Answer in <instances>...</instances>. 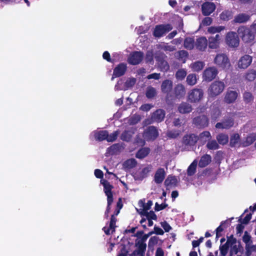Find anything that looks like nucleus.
<instances>
[{
	"label": "nucleus",
	"instance_id": "30",
	"mask_svg": "<svg viewBox=\"0 0 256 256\" xmlns=\"http://www.w3.org/2000/svg\"><path fill=\"white\" fill-rule=\"evenodd\" d=\"M250 18V16L246 13H240L234 16V22L235 23H246Z\"/></svg>",
	"mask_w": 256,
	"mask_h": 256
},
{
	"label": "nucleus",
	"instance_id": "19",
	"mask_svg": "<svg viewBox=\"0 0 256 256\" xmlns=\"http://www.w3.org/2000/svg\"><path fill=\"white\" fill-rule=\"evenodd\" d=\"M208 46V40L204 36L198 38L195 42V47L199 51H204Z\"/></svg>",
	"mask_w": 256,
	"mask_h": 256
},
{
	"label": "nucleus",
	"instance_id": "49",
	"mask_svg": "<svg viewBox=\"0 0 256 256\" xmlns=\"http://www.w3.org/2000/svg\"><path fill=\"white\" fill-rule=\"evenodd\" d=\"M229 224H230L227 220L222 221L220 222V224L216 228V232L221 234V232H222L224 228H226Z\"/></svg>",
	"mask_w": 256,
	"mask_h": 256
},
{
	"label": "nucleus",
	"instance_id": "47",
	"mask_svg": "<svg viewBox=\"0 0 256 256\" xmlns=\"http://www.w3.org/2000/svg\"><path fill=\"white\" fill-rule=\"evenodd\" d=\"M220 17L222 20L228 21L232 18V12L229 10H224L220 14Z\"/></svg>",
	"mask_w": 256,
	"mask_h": 256
},
{
	"label": "nucleus",
	"instance_id": "33",
	"mask_svg": "<svg viewBox=\"0 0 256 256\" xmlns=\"http://www.w3.org/2000/svg\"><path fill=\"white\" fill-rule=\"evenodd\" d=\"M184 46L187 50H192L195 46L194 38L190 37L186 38L184 40Z\"/></svg>",
	"mask_w": 256,
	"mask_h": 256
},
{
	"label": "nucleus",
	"instance_id": "61",
	"mask_svg": "<svg viewBox=\"0 0 256 256\" xmlns=\"http://www.w3.org/2000/svg\"><path fill=\"white\" fill-rule=\"evenodd\" d=\"M212 22V18L210 17H206L204 18L202 22V24L204 26H208L211 24Z\"/></svg>",
	"mask_w": 256,
	"mask_h": 256
},
{
	"label": "nucleus",
	"instance_id": "1",
	"mask_svg": "<svg viewBox=\"0 0 256 256\" xmlns=\"http://www.w3.org/2000/svg\"><path fill=\"white\" fill-rule=\"evenodd\" d=\"M219 250L220 251V256H226L229 250L228 256H234L237 254L241 250H242L243 248L240 242H238L234 235L231 234L230 236H226V242L224 244L220 246Z\"/></svg>",
	"mask_w": 256,
	"mask_h": 256
},
{
	"label": "nucleus",
	"instance_id": "9",
	"mask_svg": "<svg viewBox=\"0 0 256 256\" xmlns=\"http://www.w3.org/2000/svg\"><path fill=\"white\" fill-rule=\"evenodd\" d=\"M204 96L203 90L201 88H194L188 94V100L192 103L200 102Z\"/></svg>",
	"mask_w": 256,
	"mask_h": 256
},
{
	"label": "nucleus",
	"instance_id": "8",
	"mask_svg": "<svg viewBox=\"0 0 256 256\" xmlns=\"http://www.w3.org/2000/svg\"><path fill=\"white\" fill-rule=\"evenodd\" d=\"M226 42L231 48H237L240 44L238 34L234 32H228L226 36Z\"/></svg>",
	"mask_w": 256,
	"mask_h": 256
},
{
	"label": "nucleus",
	"instance_id": "63",
	"mask_svg": "<svg viewBox=\"0 0 256 256\" xmlns=\"http://www.w3.org/2000/svg\"><path fill=\"white\" fill-rule=\"evenodd\" d=\"M154 231H152V234H155L157 235H163L164 234V230L158 226H154Z\"/></svg>",
	"mask_w": 256,
	"mask_h": 256
},
{
	"label": "nucleus",
	"instance_id": "14",
	"mask_svg": "<svg viewBox=\"0 0 256 256\" xmlns=\"http://www.w3.org/2000/svg\"><path fill=\"white\" fill-rule=\"evenodd\" d=\"M198 141L202 144H218L216 140L210 141L212 136L208 131H204L198 136Z\"/></svg>",
	"mask_w": 256,
	"mask_h": 256
},
{
	"label": "nucleus",
	"instance_id": "11",
	"mask_svg": "<svg viewBox=\"0 0 256 256\" xmlns=\"http://www.w3.org/2000/svg\"><path fill=\"white\" fill-rule=\"evenodd\" d=\"M135 246L137 247V249L133 251L131 254V256H144L146 248V244L140 240L136 241Z\"/></svg>",
	"mask_w": 256,
	"mask_h": 256
},
{
	"label": "nucleus",
	"instance_id": "53",
	"mask_svg": "<svg viewBox=\"0 0 256 256\" xmlns=\"http://www.w3.org/2000/svg\"><path fill=\"white\" fill-rule=\"evenodd\" d=\"M240 140V136L238 134L235 133L231 135L230 144H238Z\"/></svg>",
	"mask_w": 256,
	"mask_h": 256
},
{
	"label": "nucleus",
	"instance_id": "56",
	"mask_svg": "<svg viewBox=\"0 0 256 256\" xmlns=\"http://www.w3.org/2000/svg\"><path fill=\"white\" fill-rule=\"evenodd\" d=\"M252 218V214L250 213L247 214L246 216L242 220L240 218L238 222L242 224H248Z\"/></svg>",
	"mask_w": 256,
	"mask_h": 256
},
{
	"label": "nucleus",
	"instance_id": "2",
	"mask_svg": "<svg viewBox=\"0 0 256 256\" xmlns=\"http://www.w3.org/2000/svg\"><path fill=\"white\" fill-rule=\"evenodd\" d=\"M120 132L118 130L110 134L106 130H95L93 132V136L98 142L106 140L108 142H112L117 139Z\"/></svg>",
	"mask_w": 256,
	"mask_h": 256
},
{
	"label": "nucleus",
	"instance_id": "37",
	"mask_svg": "<svg viewBox=\"0 0 256 256\" xmlns=\"http://www.w3.org/2000/svg\"><path fill=\"white\" fill-rule=\"evenodd\" d=\"M234 125V121L232 120H228L224 122H218L216 127L218 128H228Z\"/></svg>",
	"mask_w": 256,
	"mask_h": 256
},
{
	"label": "nucleus",
	"instance_id": "55",
	"mask_svg": "<svg viewBox=\"0 0 256 256\" xmlns=\"http://www.w3.org/2000/svg\"><path fill=\"white\" fill-rule=\"evenodd\" d=\"M252 251H256V246H250L248 244L246 246V256H250Z\"/></svg>",
	"mask_w": 256,
	"mask_h": 256
},
{
	"label": "nucleus",
	"instance_id": "48",
	"mask_svg": "<svg viewBox=\"0 0 256 256\" xmlns=\"http://www.w3.org/2000/svg\"><path fill=\"white\" fill-rule=\"evenodd\" d=\"M225 28L224 26H210L208 28V32L211 34L219 33Z\"/></svg>",
	"mask_w": 256,
	"mask_h": 256
},
{
	"label": "nucleus",
	"instance_id": "5",
	"mask_svg": "<svg viewBox=\"0 0 256 256\" xmlns=\"http://www.w3.org/2000/svg\"><path fill=\"white\" fill-rule=\"evenodd\" d=\"M159 133L157 128L154 126H148L144 130L142 136L144 140L142 144H146L145 140L152 142L158 136Z\"/></svg>",
	"mask_w": 256,
	"mask_h": 256
},
{
	"label": "nucleus",
	"instance_id": "51",
	"mask_svg": "<svg viewBox=\"0 0 256 256\" xmlns=\"http://www.w3.org/2000/svg\"><path fill=\"white\" fill-rule=\"evenodd\" d=\"M144 201V200H140L139 201V204L142 203L143 207V209L142 212H146L151 208V206L152 205V202L151 200H148L147 203L145 204Z\"/></svg>",
	"mask_w": 256,
	"mask_h": 256
},
{
	"label": "nucleus",
	"instance_id": "7",
	"mask_svg": "<svg viewBox=\"0 0 256 256\" xmlns=\"http://www.w3.org/2000/svg\"><path fill=\"white\" fill-rule=\"evenodd\" d=\"M214 62L220 68L223 70L228 69L230 66L228 57L224 54H218L214 59Z\"/></svg>",
	"mask_w": 256,
	"mask_h": 256
},
{
	"label": "nucleus",
	"instance_id": "15",
	"mask_svg": "<svg viewBox=\"0 0 256 256\" xmlns=\"http://www.w3.org/2000/svg\"><path fill=\"white\" fill-rule=\"evenodd\" d=\"M238 96V92L236 90H228L224 97V101L228 104H230L234 102Z\"/></svg>",
	"mask_w": 256,
	"mask_h": 256
},
{
	"label": "nucleus",
	"instance_id": "26",
	"mask_svg": "<svg viewBox=\"0 0 256 256\" xmlns=\"http://www.w3.org/2000/svg\"><path fill=\"white\" fill-rule=\"evenodd\" d=\"M198 140V136L194 134H186L183 137L182 144H196Z\"/></svg>",
	"mask_w": 256,
	"mask_h": 256
},
{
	"label": "nucleus",
	"instance_id": "24",
	"mask_svg": "<svg viewBox=\"0 0 256 256\" xmlns=\"http://www.w3.org/2000/svg\"><path fill=\"white\" fill-rule=\"evenodd\" d=\"M117 219L114 217V215H112L110 220V224L108 228L106 226L102 228V230L106 235H110V230H112V234L115 232V228H116V222Z\"/></svg>",
	"mask_w": 256,
	"mask_h": 256
},
{
	"label": "nucleus",
	"instance_id": "44",
	"mask_svg": "<svg viewBox=\"0 0 256 256\" xmlns=\"http://www.w3.org/2000/svg\"><path fill=\"white\" fill-rule=\"evenodd\" d=\"M140 214L142 216H145L146 219H154V220H157V216L152 210H150L149 212H141Z\"/></svg>",
	"mask_w": 256,
	"mask_h": 256
},
{
	"label": "nucleus",
	"instance_id": "10",
	"mask_svg": "<svg viewBox=\"0 0 256 256\" xmlns=\"http://www.w3.org/2000/svg\"><path fill=\"white\" fill-rule=\"evenodd\" d=\"M144 57V54L142 52L134 51L130 54L128 62L132 65H137L141 62Z\"/></svg>",
	"mask_w": 256,
	"mask_h": 256
},
{
	"label": "nucleus",
	"instance_id": "45",
	"mask_svg": "<svg viewBox=\"0 0 256 256\" xmlns=\"http://www.w3.org/2000/svg\"><path fill=\"white\" fill-rule=\"evenodd\" d=\"M204 64L202 62L197 61L193 63L192 65V68L194 72H200L204 67Z\"/></svg>",
	"mask_w": 256,
	"mask_h": 256
},
{
	"label": "nucleus",
	"instance_id": "36",
	"mask_svg": "<svg viewBox=\"0 0 256 256\" xmlns=\"http://www.w3.org/2000/svg\"><path fill=\"white\" fill-rule=\"evenodd\" d=\"M137 161L134 158H130L126 160L124 163V166L128 169H132L136 166Z\"/></svg>",
	"mask_w": 256,
	"mask_h": 256
},
{
	"label": "nucleus",
	"instance_id": "28",
	"mask_svg": "<svg viewBox=\"0 0 256 256\" xmlns=\"http://www.w3.org/2000/svg\"><path fill=\"white\" fill-rule=\"evenodd\" d=\"M166 173L163 168H158L156 171L154 176V182L157 184L162 183L164 180V179Z\"/></svg>",
	"mask_w": 256,
	"mask_h": 256
},
{
	"label": "nucleus",
	"instance_id": "59",
	"mask_svg": "<svg viewBox=\"0 0 256 256\" xmlns=\"http://www.w3.org/2000/svg\"><path fill=\"white\" fill-rule=\"evenodd\" d=\"M242 240L246 243V245H248L251 240V236L248 234L247 231L244 232V235L242 237Z\"/></svg>",
	"mask_w": 256,
	"mask_h": 256
},
{
	"label": "nucleus",
	"instance_id": "16",
	"mask_svg": "<svg viewBox=\"0 0 256 256\" xmlns=\"http://www.w3.org/2000/svg\"><path fill=\"white\" fill-rule=\"evenodd\" d=\"M127 69L126 64L125 63H120L118 64L114 70L112 77L114 78L120 77L124 74Z\"/></svg>",
	"mask_w": 256,
	"mask_h": 256
},
{
	"label": "nucleus",
	"instance_id": "50",
	"mask_svg": "<svg viewBox=\"0 0 256 256\" xmlns=\"http://www.w3.org/2000/svg\"><path fill=\"white\" fill-rule=\"evenodd\" d=\"M243 99L246 104H249L253 101L254 96L250 92H245L243 94Z\"/></svg>",
	"mask_w": 256,
	"mask_h": 256
},
{
	"label": "nucleus",
	"instance_id": "31",
	"mask_svg": "<svg viewBox=\"0 0 256 256\" xmlns=\"http://www.w3.org/2000/svg\"><path fill=\"white\" fill-rule=\"evenodd\" d=\"M212 162V157L210 154H205L200 157L198 166L200 168H203L208 166Z\"/></svg>",
	"mask_w": 256,
	"mask_h": 256
},
{
	"label": "nucleus",
	"instance_id": "60",
	"mask_svg": "<svg viewBox=\"0 0 256 256\" xmlns=\"http://www.w3.org/2000/svg\"><path fill=\"white\" fill-rule=\"evenodd\" d=\"M160 224L166 232H169L172 228L170 226L166 221L161 222Z\"/></svg>",
	"mask_w": 256,
	"mask_h": 256
},
{
	"label": "nucleus",
	"instance_id": "17",
	"mask_svg": "<svg viewBox=\"0 0 256 256\" xmlns=\"http://www.w3.org/2000/svg\"><path fill=\"white\" fill-rule=\"evenodd\" d=\"M104 186V190L107 196V200H114L112 189L114 186L106 180H104L102 182Z\"/></svg>",
	"mask_w": 256,
	"mask_h": 256
},
{
	"label": "nucleus",
	"instance_id": "40",
	"mask_svg": "<svg viewBox=\"0 0 256 256\" xmlns=\"http://www.w3.org/2000/svg\"><path fill=\"white\" fill-rule=\"evenodd\" d=\"M216 140L219 144H228V134L221 133L216 136Z\"/></svg>",
	"mask_w": 256,
	"mask_h": 256
},
{
	"label": "nucleus",
	"instance_id": "42",
	"mask_svg": "<svg viewBox=\"0 0 256 256\" xmlns=\"http://www.w3.org/2000/svg\"><path fill=\"white\" fill-rule=\"evenodd\" d=\"M178 180L175 176H169L164 181V184L166 186H176Z\"/></svg>",
	"mask_w": 256,
	"mask_h": 256
},
{
	"label": "nucleus",
	"instance_id": "13",
	"mask_svg": "<svg viewBox=\"0 0 256 256\" xmlns=\"http://www.w3.org/2000/svg\"><path fill=\"white\" fill-rule=\"evenodd\" d=\"M192 122L193 124L198 128H204L209 124L208 118L205 115L195 117Z\"/></svg>",
	"mask_w": 256,
	"mask_h": 256
},
{
	"label": "nucleus",
	"instance_id": "21",
	"mask_svg": "<svg viewBox=\"0 0 256 256\" xmlns=\"http://www.w3.org/2000/svg\"><path fill=\"white\" fill-rule=\"evenodd\" d=\"M252 57L248 54L242 56L238 62V66L240 68H246L252 62Z\"/></svg>",
	"mask_w": 256,
	"mask_h": 256
},
{
	"label": "nucleus",
	"instance_id": "52",
	"mask_svg": "<svg viewBox=\"0 0 256 256\" xmlns=\"http://www.w3.org/2000/svg\"><path fill=\"white\" fill-rule=\"evenodd\" d=\"M256 140V134H250L246 138V144H252Z\"/></svg>",
	"mask_w": 256,
	"mask_h": 256
},
{
	"label": "nucleus",
	"instance_id": "62",
	"mask_svg": "<svg viewBox=\"0 0 256 256\" xmlns=\"http://www.w3.org/2000/svg\"><path fill=\"white\" fill-rule=\"evenodd\" d=\"M102 58L108 62H114V60L110 58V54L108 51H105L102 54Z\"/></svg>",
	"mask_w": 256,
	"mask_h": 256
},
{
	"label": "nucleus",
	"instance_id": "29",
	"mask_svg": "<svg viewBox=\"0 0 256 256\" xmlns=\"http://www.w3.org/2000/svg\"><path fill=\"white\" fill-rule=\"evenodd\" d=\"M192 110L191 104L186 102H182L178 108V112L182 114H188Z\"/></svg>",
	"mask_w": 256,
	"mask_h": 256
},
{
	"label": "nucleus",
	"instance_id": "58",
	"mask_svg": "<svg viewBox=\"0 0 256 256\" xmlns=\"http://www.w3.org/2000/svg\"><path fill=\"white\" fill-rule=\"evenodd\" d=\"M113 202V200H107V206L106 210L104 212V217L106 218H108V214L111 208V205L112 203Z\"/></svg>",
	"mask_w": 256,
	"mask_h": 256
},
{
	"label": "nucleus",
	"instance_id": "18",
	"mask_svg": "<svg viewBox=\"0 0 256 256\" xmlns=\"http://www.w3.org/2000/svg\"><path fill=\"white\" fill-rule=\"evenodd\" d=\"M186 94L185 86L182 84H176L174 89V96L176 98L181 99L184 97Z\"/></svg>",
	"mask_w": 256,
	"mask_h": 256
},
{
	"label": "nucleus",
	"instance_id": "38",
	"mask_svg": "<svg viewBox=\"0 0 256 256\" xmlns=\"http://www.w3.org/2000/svg\"><path fill=\"white\" fill-rule=\"evenodd\" d=\"M156 95V91L155 88L150 86L146 88V96L148 98L152 99Z\"/></svg>",
	"mask_w": 256,
	"mask_h": 256
},
{
	"label": "nucleus",
	"instance_id": "12",
	"mask_svg": "<svg viewBox=\"0 0 256 256\" xmlns=\"http://www.w3.org/2000/svg\"><path fill=\"white\" fill-rule=\"evenodd\" d=\"M218 74V70L214 66L206 68L203 72V78L207 82H210L214 79Z\"/></svg>",
	"mask_w": 256,
	"mask_h": 256
},
{
	"label": "nucleus",
	"instance_id": "41",
	"mask_svg": "<svg viewBox=\"0 0 256 256\" xmlns=\"http://www.w3.org/2000/svg\"><path fill=\"white\" fill-rule=\"evenodd\" d=\"M186 74V71L184 68H180L176 72L175 76L178 80L182 81L184 79Z\"/></svg>",
	"mask_w": 256,
	"mask_h": 256
},
{
	"label": "nucleus",
	"instance_id": "22",
	"mask_svg": "<svg viewBox=\"0 0 256 256\" xmlns=\"http://www.w3.org/2000/svg\"><path fill=\"white\" fill-rule=\"evenodd\" d=\"M221 36L220 34H216L214 36L208 38V46L211 49H216L219 46Z\"/></svg>",
	"mask_w": 256,
	"mask_h": 256
},
{
	"label": "nucleus",
	"instance_id": "34",
	"mask_svg": "<svg viewBox=\"0 0 256 256\" xmlns=\"http://www.w3.org/2000/svg\"><path fill=\"white\" fill-rule=\"evenodd\" d=\"M198 163V160H194L188 166L187 169V174L188 176H191L195 174L196 171Z\"/></svg>",
	"mask_w": 256,
	"mask_h": 256
},
{
	"label": "nucleus",
	"instance_id": "64",
	"mask_svg": "<svg viewBox=\"0 0 256 256\" xmlns=\"http://www.w3.org/2000/svg\"><path fill=\"white\" fill-rule=\"evenodd\" d=\"M158 242V238L154 236L150 238L148 241V246H154Z\"/></svg>",
	"mask_w": 256,
	"mask_h": 256
},
{
	"label": "nucleus",
	"instance_id": "35",
	"mask_svg": "<svg viewBox=\"0 0 256 256\" xmlns=\"http://www.w3.org/2000/svg\"><path fill=\"white\" fill-rule=\"evenodd\" d=\"M134 132L132 130H124L120 136V139L123 141L128 142L132 139Z\"/></svg>",
	"mask_w": 256,
	"mask_h": 256
},
{
	"label": "nucleus",
	"instance_id": "6",
	"mask_svg": "<svg viewBox=\"0 0 256 256\" xmlns=\"http://www.w3.org/2000/svg\"><path fill=\"white\" fill-rule=\"evenodd\" d=\"M172 29V26L170 24H158L154 28L153 36L155 38H161Z\"/></svg>",
	"mask_w": 256,
	"mask_h": 256
},
{
	"label": "nucleus",
	"instance_id": "23",
	"mask_svg": "<svg viewBox=\"0 0 256 256\" xmlns=\"http://www.w3.org/2000/svg\"><path fill=\"white\" fill-rule=\"evenodd\" d=\"M165 114V111L164 110L158 109L152 113L151 119L154 122H160L163 120Z\"/></svg>",
	"mask_w": 256,
	"mask_h": 256
},
{
	"label": "nucleus",
	"instance_id": "25",
	"mask_svg": "<svg viewBox=\"0 0 256 256\" xmlns=\"http://www.w3.org/2000/svg\"><path fill=\"white\" fill-rule=\"evenodd\" d=\"M124 148L122 146V145H111V146L106 150L105 156H109L111 155L119 154Z\"/></svg>",
	"mask_w": 256,
	"mask_h": 256
},
{
	"label": "nucleus",
	"instance_id": "43",
	"mask_svg": "<svg viewBox=\"0 0 256 256\" xmlns=\"http://www.w3.org/2000/svg\"><path fill=\"white\" fill-rule=\"evenodd\" d=\"M256 78V70L252 69L249 70L248 72L246 74L245 78L250 81H254Z\"/></svg>",
	"mask_w": 256,
	"mask_h": 256
},
{
	"label": "nucleus",
	"instance_id": "20",
	"mask_svg": "<svg viewBox=\"0 0 256 256\" xmlns=\"http://www.w3.org/2000/svg\"><path fill=\"white\" fill-rule=\"evenodd\" d=\"M215 9L216 6L212 2H206L202 6V14L204 16L210 15Z\"/></svg>",
	"mask_w": 256,
	"mask_h": 256
},
{
	"label": "nucleus",
	"instance_id": "3",
	"mask_svg": "<svg viewBox=\"0 0 256 256\" xmlns=\"http://www.w3.org/2000/svg\"><path fill=\"white\" fill-rule=\"evenodd\" d=\"M224 82L220 80H215L210 86L208 90L209 97L214 98L222 93L225 88Z\"/></svg>",
	"mask_w": 256,
	"mask_h": 256
},
{
	"label": "nucleus",
	"instance_id": "27",
	"mask_svg": "<svg viewBox=\"0 0 256 256\" xmlns=\"http://www.w3.org/2000/svg\"><path fill=\"white\" fill-rule=\"evenodd\" d=\"M173 82L170 80H165L161 84V90L163 93L168 94L172 90Z\"/></svg>",
	"mask_w": 256,
	"mask_h": 256
},
{
	"label": "nucleus",
	"instance_id": "4",
	"mask_svg": "<svg viewBox=\"0 0 256 256\" xmlns=\"http://www.w3.org/2000/svg\"><path fill=\"white\" fill-rule=\"evenodd\" d=\"M237 32L242 41L246 43L250 42L254 40L255 34L250 28L241 26L238 28Z\"/></svg>",
	"mask_w": 256,
	"mask_h": 256
},
{
	"label": "nucleus",
	"instance_id": "32",
	"mask_svg": "<svg viewBox=\"0 0 256 256\" xmlns=\"http://www.w3.org/2000/svg\"><path fill=\"white\" fill-rule=\"evenodd\" d=\"M150 152V148L148 147L142 148L136 152V157L138 159H143L148 155Z\"/></svg>",
	"mask_w": 256,
	"mask_h": 256
},
{
	"label": "nucleus",
	"instance_id": "57",
	"mask_svg": "<svg viewBox=\"0 0 256 256\" xmlns=\"http://www.w3.org/2000/svg\"><path fill=\"white\" fill-rule=\"evenodd\" d=\"M168 206V204L166 203H162L161 204H159L158 202H156L154 206V210L156 212H159L166 208Z\"/></svg>",
	"mask_w": 256,
	"mask_h": 256
},
{
	"label": "nucleus",
	"instance_id": "39",
	"mask_svg": "<svg viewBox=\"0 0 256 256\" xmlns=\"http://www.w3.org/2000/svg\"><path fill=\"white\" fill-rule=\"evenodd\" d=\"M158 66L162 70L167 71L170 68V66L168 62L163 58H158L157 60Z\"/></svg>",
	"mask_w": 256,
	"mask_h": 256
},
{
	"label": "nucleus",
	"instance_id": "54",
	"mask_svg": "<svg viewBox=\"0 0 256 256\" xmlns=\"http://www.w3.org/2000/svg\"><path fill=\"white\" fill-rule=\"evenodd\" d=\"M179 134V131L176 130H168L166 132V136L170 138H176Z\"/></svg>",
	"mask_w": 256,
	"mask_h": 256
},
{
	"label": "nucleus",
	"instance_id": "46",
	"mask_svg": "<svg viewBox=\"0 0 256 256\" xmlns=\"http://www.w3.org/2000/svg\"><path fill=\"white\" fill-rule=\"evenodd\" d=\"M187 84L190 86H194L197 82L196 76L194 74H189L186 77Z\"/></svg>",
	"mask_w": 256,
	"mask_h": 256
}]
</instances>
